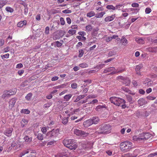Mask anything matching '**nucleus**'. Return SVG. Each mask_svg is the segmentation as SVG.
<instances>
[{"mask_svg": "<svg viewBox=\"0 0 157 157\" xmlns=\"http://www.w3.org/2000/svg\"><path fill=\"white\" fill-rule=\"evenodd\" d=\"M68 117H67V118L64 117L63 118L62 120V123L63 124H66L67 123V122H68Z\"/></svg>", "mask_w": 157, "mask_h": 157, "instance_id": "nucleus-45", "label": "nucleus"}, {"mask_svg": "<svg viewBox=\"0 0 157 157\" xmlns=\"http://www.w3.org/2000/svg\"><path fill=\"white\" fill-rule=\"evenodd\" d=\"M77 87V84L75 83H73L71 84V87L73 89H76Z\"/></svg>", "mask_w": 157, "mask_h": 157, "instance_id": "nucleus-54", "label": "nucleus"}, {"mask_svg": "<svg viewBox=\"0 0 157 157\" xmlns=\"http://www.w3.org/2000/svg\"><path fill=\"white\" fill-rule=\"evenodd\" d=\"M51 105H52L51 103H47L45 104L44 105V107L45 108H48L50 106H51Z\"/></svg>", "mask_w": 157, "mask_h": 157, "instance_id": "nucleus-59", "label": "nucleus"}, {"mask_svg": "<svg viewBox=\"0 0 157 157\" xmlns=\"http://www.w3.org/2000/svg\"><path fill=\"white\" fill-rule=\"evenodd\" d=\"M67 84V83L62 84L61 85H59L55 87H54L56 89H59L61 88H63L64 87L66 86Z\"/></svg>", "mask_w": 157, "mask_h": 157, "instance_id": "nucleus-40", "label": "nucleus"}, {"mask_svg": "<svg viewBox=\"0 0 157 157\" xmlns=\"http://www.w3.org/2000/svg\"><path fill=\"white\" fill-rule=\"evenodd\" d=\"M36 137L38 140H43V135L41 133H38Z\"/></svg>", "mask_w": 157, "mask_h": 157, "instance_id": "nucleus-35", "label": "nucleus"}, {"mask_svg": "<svg viewBox=\"0 0 157 157\" xmlns=\"http://www.w3.org/2000/svg\"><path fill=\"white\" fill-rule=\"evenodd\" d=\"M71 96L72 95L71 94L66 95L64 96V98L66 101H68L71 98Z\"/></svg>", "mask_w": 157, "mask_h": 157, "instance_id": "nucleus-31", "label": "nucleus"}, {"mask_svg": "<svg viewBox=\"0 0 157 157\" xmlns=\"http://www.w3.org/2000/svg\"><path fill=\"white\" fill-rule=\"evenodd\" d=\"M115 17V15H112L111 16H108L106 17L105 18L104 20L105 22L112 21L114 19Z\"/></svg>", "mask_w": 157, "mask_h": 157, "instance_id": "nucleus-12", "label": "nucleus"}, {"mask_svg": "<svg viewBox=\"0 0 157 157\" xmlns=\"http://www.w3.org/2000/svg\"><path fill=\"white\" fill-rule=\"evenodd\" d=\"M106 8L108 10H115V7L113 5H108L106 6Z\"/></svg>", "mask_w": 157, "mask_h": 157, "instance_id": "nucleus-36", "label": "nucleus"}, {"mask_svg": "<svg viewBox=\"0 0 157 157\" xmlns=\"http://www.w3.org/2000/svg\"><path fill=\"white\" fill-rule=\"evenodd\" d=\"M142 64L137 65L135 68L136 71H140V69L142 67Z\"/></svg>", "mask_w": 157, "mask_h": 157, "instance_id": "nucleus-44", "label": "nucleus"}, {"mask_svg": "<svg viewBox=\"0 0 157 157\" xmlns=\"http://www.w3.org/2000/svg\"><path fill=\"white\" fill-rule=\"evenodd\" d=\"M79 53L78 57L79 58L83 56L84 53V52L83 50H80L79 51Z\"/></svg>", "mask_w": 157, "mask_h": 157, "instance_id": "nucleus-42", "label": "nucleus"}, {"mask_svg": "<svg viewBox=\"0 0 157 157\" xmlns=\"http://www.w3.org/2000/svg\"><path fill=\"white\" fill-rule=\"evenodd\" d=\"M10 96L9 91H8L7 90H5L3 92V94L2 95V97L3 99L5 98H8Z\"/></svg>", "mask_w": 157, "mask_h": 157, "instance_id": "nucleus-15", "label": "nucleus"}, {"mask_svg": "<svg viewBox=\"0 0 157 157\" xmlns=\"http://www.w3.org/2000/svg\"><path fill=\"white\" fill-rule=\"evenodd\" d=\"M149 50L152 52H157V47L149 48Z\"/></svg>", "mask_w": 157, "mask_h": 157, "instance_id": "nucleus-24", "label": "nucleus"}, {"mask_svg": "<svg viewBox=\"0 0 157 157\" xmlns=\"http://www.w3.org/2000/svg\"><path fill=\"white\" fill-rule=\"evenodd\" d=\"M105 108L104 105H99L97 106L95 108V110L97 111H99L101 110L102 109Z\"/></svg>", "mask_w": 157, "mask_h": 157, "instance_id": "nucleus-27", "label": "nucleus"}, {"mask_svg": "<svg viewBox=\"0 0 157 157\" xmlns=\"http://www.w3.org/2000/svg\"><path fill=\"white\" fill-rule=\"evenodd\" d=\"M71 10L66 9L62 11V13H71Z\"/></svg>", "mask_w": 157, "mask_h": 157, "instance_id": "nucleus-51", "label": "nucleus"}, {"mask_svg": "<svg viewBox=\"0 0 157 157\" xmlns=\"http://www.w3.org/2000/svg\"><path fill=\"white\" fill-rule=\"evenodd\" d=\"M27 24L26 21L24 20L23 21H21L19 22L17 24V26L19 27H22L24 25H26Z\"/></svg>", "mask_w": 157, "mask_h": 157, "instance_id": "nucleus-18", "label": "nucleus"}, {"mask_svg": "<svg viewBox=\"0 0 157 157\" xmlns=\"http://www.w3.org/2000/svg\"><path fill=\"white\" fill-rule=\"evenodd\" d=\"M85 97L84 95H80L78 96L75 100L74 101V102H77L79 101L80 99L83 98Z\"/></svg>", "mask_w": 157, "mask_h": 157, "instance_id": "nucleus-34", "label": "nucleus"}, {"mask_svg": "<svg viewBox=\"0 0 157 157\" xmlns=\"http://www.w3.org/2000/svg\"><path fill=\"white\" fill-rule=\"evenodd\" d=\"M68 33L72 35L75 34L76 33V30L74 29H70L69 30Z\"/></svg>", "mask_w": 157, "mask_h": 157, "instance_id": "nucleus-47", "label": "nucleus"}, {"mask_svg": "<svg viewBox=\"0 0 157 157\" xmlns=\"http://www.w3.org/2000/svg\"><path fill=\"white\" fill-rule=\"evenodd\" d=\"M95 15V13L93 11H91L87 14V16L89 17H90Z\"/></svg>", "mask_w": 157, "mask_h": 157, "instance_id": "nucleus-43", "label": "nucleus"}, {"mask_svg": "<svg viewBox=\"0 0 157 157\" xmlns=\"http://www.w3.org/2000/svg\"><path fill=\"white\" fill-rule=\"evenodd\" d=\"M87 66V64L85 63H81L79 64L80 67L83 68L86 67Z\"/></svg>", "mask_w": 157, "mask_h": 157, "instance_id": "nucleus-56", "label": "nucleus"}, {"mask_svg": "<svg viewBox=\"0 0 157 157\" xmlns=\"http://www.w3.org/2000/svg\"><path fill=\"white\" fill-rule=\"evenodd\" d=\"M123 6L122 4H119L116 6L115 7V10L116 9H118V10H121L120 8Z\"/></svg>", "mask_w": 157, "mask_h": 157, "instance_id": "nucleus-53", "label": "nucleus"}, {"mask_svg": "<svg viewBox=\"0 0 157 157\" xmlns=\"http://www.w3.org/2000/svg\"><path fill=\"white\" fill-rule=\"evenodd\" d=\"M132 6L133 7H137L139 6V4L137 3H133L132 4Z\"/></svg>", "mask_w": 157, "mask_h": 157, "instance_id": "nucleus-57", "label": "nucleus"}, {"mask_svg": "<svg viewBox=\"0 0 157 157\" xmlns=\"http://www.w3.org/2000/svg\"><path fill=\"white\" fill-rule=\"evenodd\" d=\"M53 44H54L55 46H56L58 47H61L62 45V44L59 41H56L53 43L52 44V45H53Z\"/></svg>", "mask_w": 157, "mask_h": 157, "instance_id": "nucleus-21", "label": "nucleus"}, {"mask_svg": "<svg viewBox=\"0 0 157 157\" xmlns=\"http://www.w3.org/2000/svg\"><path fill=\"white\" fill-rule=\"evenodd\" d=\"M136 41L137 43L140 44H144V40L141 38L137 39Z\"/></svg>", "mask_w": 157, "mask_h": 157, "instance_id": "nucleus-32", "label": "nucleus"}, {"mask_svg": "<svg viewBox=\"0 0 157 157\" xmlns=\"http://www.w3.org/2000/svg\"><path fill=\"white\" fill-rule=\"evenodd\" d=\"M124 71V69H121L119 70H115V71H114L113 72H111L110 74L109 75H113L114 74H116L117 73H121L123 72Z\"/></svg>", "mask_w": 157, "mask_h": 157, "instance_id": "nucleus-26", "label": "nucleus"}, {"mask_svg": "<svg viewBox=\"0 0 157 157\" xmlns=\"http://www.w3.org/2000/svg\"><path fill=\"white\" fill-rule=\"evenodd\" d=\"M8 91H9V93H10V95L11 96L15 94L17 92V89H14V90H10Z\"/></svg>", "mask_w": 157, "mask_h": 157, "instance_id": "nucleus-41", "label": "nucleus"}, {"mask_svg": "<svg viewBox=\"0 0 157 157\" xmlns=\"http://www.w3.org/2000/svg\"><path fill=\"white\" fill-rule=\"evenodd\" d=\"M74 133L77 135L83 137H86L88 135V133L78 129H75Z\"/></svg>", "mask_w": 157, "mask_h": 157, "instance_id": "nucleus-5", "label": "nucleus"}, {"mask_svg": "<svg viewBox=\"0 0 157 157\" xmlns=\"http://www.w3.org/2000/svg\"><path fill=\"white\" fill-rule=\"evenodd\" d=\"M131 11H133V13H136L139 11V10L137 8H131Z\"/></svg>", "mask_w": 157, "mask_h": 157, "instance_id": "nucleus-60", "label": "nucleus"}, {"mask_svg": "<svg viewBox=\"0 0 157 157\" xmlns=\"http://www.w3.org/2000/svg\"><path fill=\"white\" fill-rule=\"evenodd\" d=\"M111 126L109 124H103L100 126L99 129L96 131L98 134H106L109 133L110 132Z\"/></svg>", "mask_w": 157, "mask_h": 157, "instance_id": "nucleus-2", "label": "nucleus"}, {"mask_svg": "<svg viewBox=\"0 0 157 157\" xmlns=\"http://www.w3.org/2000/svg\"><path fill=\"white\" fill-rule=\"evenodd\" d=\"M115 71V68L114 67H111L105 69L104 71V73L108 72H113Z\"/></svg>", "mask_w": 157, "mask_h": 157, "instance_id": "nucleus-13", "label": "nucleus"}, {"mask_svg": "<svg viewBox=\"0 0 157 157\" xmlns=\"http://www.w3.org/2000/svg\"><path fill=\"white\" fill-rule=\"evenodd\" d=\"M32 95L33 94L32 93H29L26 95L25 97V98L28 101H30L32 96Z\"/></svg>", "mask_w": 157, "mask_h": 157, "instance_id": "nucleus-28", "label": "nucleus"}, {"mask_svg": "<svg viewBox=\"0 0 157 157\" xmlns=\"http://www.w3.org/2000/svg\"><path fill=\"white\" fill-rule=\"evenodd\" d=\"M73 140V139H66L63 141V143L64 145L67 147V146L70 145L71 143H72L71 142Z\"/></svg>", "mask_w": 157, "mask_h": 157, "instance_id": "nucleus-10", "label": "nucleus"}, {"mask_svg": "<svg viewBox=\"0 0 157 157\" xmlns=\"http://www.w3.org/2000/svg\"><path fill=\"white\" fill-rule=\"evenodd\" d=\"M13 130V129L12 128H7L4 131V134L8 137H10L12 135Z\"/></svg>", "mask_w": 157, "mask_h": 157, "instance_id": "nucleus-7", "label": "nucleus"}, {"mask_svg": "<svg viewBox=\"0 0 157 157\" xmlns=\"http://www.w3.org/2000/svg\"><path fill=\"white\" fill-rule=\"evenodd\" d=\"M133 140L136 141H141L142 140H144V138H141L139 136H134L133 137Z\"/></svg>", "mask_w": 157, "mask_h": 157, "instance_id": "nucleus-25", "label": "nucleus"}, {"mask_svg": "<svg viewBox=\"0 0 157 157\" xmlns=\"http://www.w3.org/2000/svg\"><path fill=\"white\" fill-rule=\"evenodd\" d=\"M121 41L122 43V44L125 45L128 43L127 40L124 37H122L121 39Z\"/></svg>", "mask_w": 157, "mask_h": 157, "instance_id": "nucleus-30", "label": "nucleus"}, {"mask_svg": "<svg viewBox=\"0 0 157 157\" xmlns=\"http://www.w3.org/2000/svg\"><path fill=\"white\" fill-rule=\"evenodd\" d=\"M21 113L29 114L30 113V111L28 109H23L21 111Z\"/></svg>", "mask_w": 157, "mask_h": 157, "instance_id": "nucleus-37", "label": "nucleus"}, {"mask_svg": "<svg viewBox=\"0 0 157 157\" xmlns=\"http://www.w3.org/2000/svg\"><path fill=\"white\" fill-rule=\"evenodd\" d=\"M99 30V29L98 27H96L95 29H93V32L92 33V35L93 36H96L98 33L97 31Z\"/></svg>", "mask_w": 157, "mask_h": 157, "instance_id": "nucleus-23", "label": "nucleus"}, {"mask_svg": "<svg viewBox=\"0 0 157 157\" xmlns=\"http://www.w3.org/2000/svg\"><path fill=\"white\" fill-rule=\"evenodd\" d=\"M49 28L48 26H47L45 28V33L46 34H48L49 33Z\"/></svg>", "mask_w": 157, "mask_h": 157, "instance_id": "nucleus-62", "label": "nucleus"}, {"mask_svg": "<svg viewBox=\"0 0 157 157\" xmlns=\"http://www.w3.org/2000/svg\"><path fill=\"white\" fill-rule=\"evenodd\" d=\"M27 82V80L25 81L24 82H23L21 85V86L22 87H24L28 85V84H26V83Z\"/></svg>", "mask_w": 157, "mask_h": 157, "instance_id": "nucleus-63", "label": "nucleus"}, {"mask_svg": "<svg viewBox=\"0 0 157 157\" xmlns=\"http://www.w3.org/2000/svg\"><path fill=\"white\" fill-rule=\"evenodd\" d=\"M9 54L8 53L6 54H5V55H1V56L2 59H4L5 58L7 59V58H9Z\"/></svg>", "mask_w": 157, "mask_h": 157, "instance_id": "nucleus-49", "label": "nucleus"}, {"mask_svg": "<svg viewBox=\"0 0 157 157\" xmlns=\"http://www.w3.org/2000/svg\"><path fill=\"white\" fill-rule=\"evenodd\" d=\"M93 124L91 118L84 121L83 123L84 126L86 127H88Z\"/></svg>", "mask_w": 157, "mask_h": 157, "instance_id": "nucleus-9", "label": "nucleus"}, {"mask_svg": "<svg viewBox=\"0 0 157 157\" xmlns=\"http://www.w3.org/2000/svg\"><path fill=\"white\" fill-rule=\"evenodd\" d=\"M60 24L62 25H64L65 24V22L63 17H61L60 19Z\"/></svg>", "mask_w": 157, "mask_h": 157, "instance_id": "nucleus-50", "label": "nucleus"}, {"mask_svg": "<svg viewBox=\"0 0 157 157\" xmlns=\"http://www.w3.org/2000/svg\"><path fill=\"white\" fill-rule=\"evenodd\" d=\"M59 130L58 129H53L47 133L46 138H52L56 137L58 134Z\"/></svg>", "mask_w": 157, "mask_h": 157, "instance_id": "nucleus-4", "label": "nucleus"}, {"mask_svg": "<svg viewBox=\"0 0 157 157\" xmlns=\"http://www.w3.org/2000/svg\"><path fill=\"white\" fill-rule=\"evenodd\" d=\"M93 124H96L98 123L99 121V119L98 117H94L91 118Z\"/></svg>", "mask_w": 157, "mask_h": 157, "instance_id": "nucleus-16", "label": "nucleus"}, {"mask_svg": "<svg viewBox=\"0 0 157 157\" xmlns=\"http://www.w3.org/2000/svg\"><path fill=\"white\" fill-rule=\"evenodd\" d=\"M71 142L72 143H71L70 145L67 146V147L69 148L70 150H74L77 148L78 147L77 143L74 139Z\"/></svg>", "mask_w": 157, "mask_h": 157, "instance_id": "nucleus-6", "label": "nucleus"}, {"mask_svg": "<svg viewBox=\"0 0 157 157\" xmlns=\"http://www.w3.org/2000/svg\"><path fill=\"white\" fill-rule=\"evenodd\" d=\"M131 81L128 79L124 78L122 82L123 84H125L126 86H129L130 83Z\"/></svg>", "mask_w": 157, "mask_h": 157, "instance_id": "nucleus-19", "label": "nucleus"}, {"mask_svg": "<svg viewBox=\"0 0 157 157\" xmlns=\"http://www.w3.org/2000/svg\"><path fill=\"white\" fill-rule=\"evenodd\" d=\"M86 31H91L93 29V27L91 25H88L86 27Z\"/></svg>", "mask_w": 157, "mask_h": 157, "instance_id": "nucleus-29", "label": "nucleus"}, {"mask_svg": "<svg viewBox=\"0 0 157 157\" xmlns=\"http://www.w3.org/2000/svg\"><path fill=\"white\" fill-rule=\"evenodd\" d=\"M76 38L79 40V41L85 40H86V38L84 36H76Z\"/></svg>", "mask_w": 157, "mask_h": 157, "instance_id": "nucleus-46", "label": "nucleus"}, {"mask_svg": "<svg viewBox=\"0 0 157 157\" xmlns=\"http://www.w3.org/2000/svg\"><path fill=\"white\" fill-rule=\"evenodd\" d=\"M109 99L112 103L118 106H120L122 104H124L121 105L122 109H125L126 108H128V107L125 104V101L123 99L113 97L110 98Z\"/></svg>", "mask_w": 157, "mask_h": 157, "instance_id": "nucleus-1", "label": "nucleus"}, {"mask_svg": "<svg viewBox=\"0 0 157 157\" xmlns=\"http://www.w3.org/2000/svg\"><path fill=\"white\" fill-rule=\"evenodd\" d=\"M58 31L61 37L63 36L65 34V32L63 30H58Z\"/></svg>", "mask_w": 157, "mask_h": 157, "instance_id": "nucleus-39", "label": "nucleus"}, {"mask_svg": "<svg viewBox=\"0 0 157 157\" xmlns=\"http://www.w3.org/2000/svg\"><path fill=\"white\" fill-rule=\"evenodd\" d=\"M25 141L27 142H30L32 141V138L29 137L28 136H25L24 138Z\"/></svg>", "mask_w": 157, "mask_h": 157, "instance_id": "nucleus-22", "label": "nucleus"}, {"mask_svg": "<svg viewBox=\"0 0 157 157\" xmlns=\"http://www.w3.org/2000/svg\"><path fill=\"white\" fill-rule=\"evenodd\" d=\"M144 136L143 138L144 140L148 139L149 138L152 136V135L148 132L144 133Z\"/></svg>", "mask_w": 157, "mask_h": 157, "instance_id": "nucleus-17", "label": "nucleus"}, {"mask_svg": "<svg viewBox=\"0 0 157 157\" xmlns=\"http://www.w3.org/2000/svg\"><path fill=\"white\" fill-rule=\"evenodd\" d=\"M138 103L140 106H143L147 104V102L144 99L141 98L138 101Z\"/></svg>", "mask_w": 157, "mask_h": 157, "instance_id": "nucleus-11", "label": "nucleus"}, {"mask_svg": "<svg viewBox=\"0 0 157 157\" xmlns=\"http://www.w3.org/2000/svg\"><path fill=\"white\" fill-rule=\"evenodd\" d=\"M105 65V64H101L96 66L94 67V68L100 69L103 68Z\"/></svg>", "mask_w": 157, "mask_h": 157, "instance_id": "nucleus-33", "label": "nucleus"}, {"mask_svg": "<svg viewBox=\"0 0 157 157\" xmlns=\"http://www.w3.org/2000/svg\"><path fill=\"white\" fill-rule=\"evenodd\" d=\"M6 10L8 12L12 13L14 11V10L12 8L10 7H7L6 8Z\"/></svg>", "mask_w": 157, "mask_h": 157, "instance_id": "nucleus-38", "label": "nucleus"}, {"mask_svg": "<svg viewBox=\"0 0 157 157\" xmlns=\"http://www.w3.org/2000/svg\"><path fill=\"white\" fill-rule=\"evenodd\" d=\"M106 152L109 156H111L112 154V151L110 150L106 151Z\"/></svg>", "mask_w": 157, "mask_h": 157, "instance_id": "nucleus-64", "label": "nucleus"}, {"mask_svg": "<svg viewBox=\"0 0 157 157\" xmlns=\"http://www.w3.org/2000/svg\"><path fill=\"white\" fill-rule=\"evenodd\" d=\"M61 37L59 34L58 31L55 32L53 35V38L55 40L59 39Z\"/></svg>", "mask_w": 157, "mask_h": 157, "instance_id": "nucleus-14", "label": "nucleus"}, {"mask_svg": "<svg viewBox=\"0 0 157 157\" xmlns=\"http://www.w3.org/2000/svg\"><path fill=\"white\" fill-rule=\"evenodd\" d=\"M17 100L16 98H13L10 100L9 102V108L10 109H12L16 103Z\"/></svg>", "mask_w": 157, "mask_h": 157, "instance_id": "nucleus-8", "label": "nucleus"}, {"mask_svg": "<svg viewBox=\"0 0 157 157\" xmlns=\"http://www.w3.org/2000/svg\"><path fill=\"white\" fill-rule=\"evenodd\" d=\"M132 155L131 153H128L124 154L123 157H132Z\"/></svg>", "mask_w": 157, "mask_h": 157, "instance_id": "nucleus-52", "label": "nucleus"}, {"mask_svg": "<svg viewBox=\"0 0 157 157\" xmlns=\"http://www.w3.org/2000/svg\"><path fill=\"white\" fill-rule=\"evenodd\" d=\"M103 16L101 12L99 13H97L95 17L96 18H101Z\"/></svg>", "mask_w": 157, "mask_h": 157, "instance_id": "nucleus-58", "label": "nucleus"}, {"mask_svg": "<svg viewBox=\"0 0 157 157\" xmlns=\"http://www.w3.org/2000/svg\"><path fill=\"white\" fill-rule=\"evenodd\" d=\"M78 147V149L80 150L84 149L86 147V145L84 143L80 142L79 143V146Z\"/></svg>", "mask_w": 157, "mask_h": 157, "instance_id": "nucleus-20", "label": "nucleus"}, {"mask_svg": "<svg viewBox=\"0 0 157 157\" xmlns=\"http://www.w3.org/2000/svg\"><path fill=\"white\" fill-rule=\"evenodd\" d=\"M137 151V150H135L133 151V153H131V154L133 156L132 157H136L137 155V154L136 153Z\"/></svg>", "mask_w": 157, "mask_h": 157, "instance_id": "nucleus-61", "label": "nucleus"}, {"mask_svg": "<svg viewBox=\"0 0 157 157\" xmlns=\"http://www.w3.org/2000/svg\"><path fill=\"white\" fill-rule=\"evenodd\" d=\"M132 143L130 141H124L120 144V148L122 151H128L132 148Z\"/></svg>", "mask_w": 157, "mask_h": 157, "instance_id": "nucleus-3", "label": "nucleus"}, {"mask_svg": "<svg viewBox=\"0 0 157 157\" xmlns=\"http://www.w3.org/2000/svg\"><path fill=\"white\" fill-rule=\"evenodd\" d=\"M151 9L149 8H147L145 9V13L147 14L149 13L151 11Z\"/></svg>", "mask_w": 157, "mask_h": 157, "instance_id": "nucleus-55", "label": "nucleus"}, {"mask_svg": "<svg viewBox=\"0 0 157 157\" xmlns=\"http://www.w3.org/2000/svg\"><path fill=\"white\" fill-rule=\"evenodd\" d=\"M127 99V100L129 102H131L132 101V97L129 95L126 96Z\"/></svg>", "mask_w": 157, "mask_h": 157, "instance_id": "nucleus-48", "label": "nucleus"}]
</instances>
